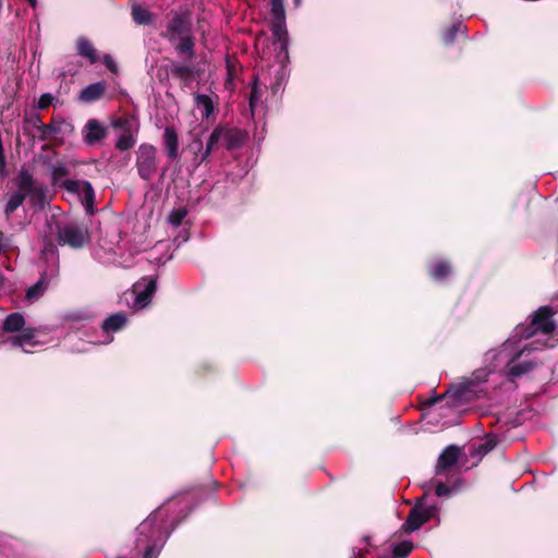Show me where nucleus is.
Listing matches in <instances>:
<instances>
[{
	"instance_id": "nucleus-1",
	"label": "nucleus",
	"mask_w": 558,
	"mask_h": 558,
	"mask_svg": "<svg viewBox=\"0 0 558 558\" xmlns=\"http://www.w3.org/2000/svg\"><path fill=\"white\" fill-rule=\"evenodd\" d=\"M554 312L549 306H542L532 315L529 324L515 326L509 338L497 349L488 350L484 355V368H478L460 383L451 385L444 396L430 403L445 400L448 405H458L480 398L486 391L489 374L501 371L514 380L534 371L541 361L532 355L548 344L550 333L555 330Z\"/></svg>"
},
{
	"instance_id": "nucleus-2",
	"label": "nucleus",
	"mask_w": 558,
	"mask_h": 558,
	"mask_svg": "<svg viewBox=\"0 0 558 558\" xmlns=\"http://www.w3.org/2000/svg\"><path fill=\"white\" fill-rule=\"evenodd\" d=\"M161 37L175 50L179 57L185 60L195 58V40L193 37L192 12L180 10L174 12L168 21Z\"/></svg>"
},
{
	"instance_id": "nucleus-3",
	"label": "nucleus",
	"mask_w": 558,
	"mask_h": 558,
	"mask_svg": "<svg viewBox=\"0 0 558 558\" xmlns=\"http://www.w3.org/2000/svg\"><path fill=\"white\" fill-rule=\"evenodd\" d=\"M271 33L274 45L278 50L277 59L281 63L276 73V83L271 85L274 93L279 92L281 84L287 77V68L284 65L289 60L288 46L289 36L286 27V10L283 0H271Z\"/></svg>"
},
{
	"instance_id": "nucleus-4",
	"label": "nucleus",
	"mask_w": 558,
	"mask_h": 558,
	"mask_svg": "<svg viewBox=\"0 0 558 558\" xmlns=\"http://www.w3.org/2000/svg\"><path fill=\"white\" fill-rule=\"evenodd\" d=\"M15 183L17 191L10 195L4 206V214L8 218L23 204L26 197H29L34 206L44 207L47 204L46 189L34 179L26 168L23 167L19 170Z\"/></svg>"
},
{
	"instance_id": "nucleus-5",
	"label": "nucleus",
	"mask_w": 558,
	"mask_h": 558,
	"mask_svg": "<svg viewBox=\"0 0 558 558\" xmlns=\"http://www.w3.org/2000/svg\"><path fill=\"white\" fill-rule=\"evenodd\" d=\"M25 319L20 313H12L7 316L3 322L2 332H16L19 335L2 337L3 343H9L14 348H21L25 353H29V348L36 347L39 342L35 339L34 330L31 328L23 329Z\"/></svg>"
},
{
	"instance_id": "nucleus-6",
	"label": "nucleus",
	"mask_w": 558,
	"mask_h": 558,
	"mask_svg": "<svg viewBox=\"0 0 558 558\" xmlns=\"http://www.w3.org/2000/svg\"><path fill=\"white\" fill-rule=\"evenodd\" d=\"M244 141L245 135L241 131L217 126L208 137L206 148L201 157V161H205L208 156L219 146H225L228 150H233L240 148Z\"/></svg>"
},
{
	"instance_id": "nucleus-7",
	"label": "nucleus",
	"mask_w": 558,
	"mask_h": 558,
	"mask_svg": "<svg viewBox=\"0 0 558 558\" xmlns=\"http://www.w3.org/2000/svg\"><path fill=\"white\" fill-rule=\"evenodd\" d=\"M111 125L117 133V149L124 151L132 148L138 131L136 121L133 118L119 117L112 120Z\"/></svg>"
},
{
	"instance_id": "nucleus-8",
	"label": "nucleus",
	"mask_w": 558,
	"mask_h": 558,
	"mask_svg": "<svg viewBox=\"0 0 558 558\" xmlns=\"http://www.w3.org/2000/svg\"><path fill=\"white\" fill-rule=\"evenodd\" d=\"M62 185L69 194L77 196L88 215L94 214L95 192L88 181L66 180Z\"/></svg>"
},
{
	"instance_id": "nucleus-9",
	"label": "nucleus",
	"mask_w": 558,
	"mask_h": 558,
	"mask_svg": "<svg viewBox=\"0 0 558 558\" xmlns=\"http://www.w3.org/2000/svg\"><path fill=\"white\" fill-rule=\"evenodd\" d=\"M136 168L143 180H149L157 169L156 148L150 144H141L136 153Z\"/></svg>"
},
{
	"instance_id": "nucleus-10",
	"label": "nucleus",
	"mask_w": 558,
	"mask_h": 558,
	"mask_svg": "<svg viewBox=\"0 0 558 558\" xmlns=\"http://www.w3.org/2000/svg\"><path fill=\"white\" fill-rule=\"evenodd\" d=\"M58 240L63 245L80 248L88 241V233L86 229L69 223L59 228Z\"/></svg>"
},
{
	"instance_id": "nucleus-11",
	"label": "nucleus",
	"mask_w": 558,
	"mask_h": 558,
	"mask_svg": "<svg viewBox=\"0 0 558 558\" xmlns=\"http://www.w3.org/2000/svg\"><path fill=\"white\" fill-rule=\"evenodd\" d=\"M157 283L154 278H144L136 282L133 287V293L135 295L133 307L135 310L145 308L151 301L154 293L156 292Z\"/></svg>"
},
{
	"instance_id": "nucleus-12",
	"label": "nucleus",
	"mask_w": 558,
	"mask_h": 558,
	"mask_svg": "<svg viewBox=\"0 0 558 558\" xmlns=\"http://www.w3.org/2000/svg\"><path fill=\"white\" fill-rule=\"evenodd\" d=\"M459 456V447L454 445L448 446L438 458L436 465V474H441L444 471L452 468L457 463Z\"/></svg>"
},
{
	"instance_id": "nucleus-13",
	"label": "nucleus",
	"mask_w": 558,
	"mask_h": 558,
	"mask_svg": "<svg viewBox=\"0 0 558 558\" xmlns=\"http://www.w3.org/2000/svg\"><path fill=\"white\" fill-rule=\"evenodd\" d=\"M166 154L169 159L175 160L179 157L178 133L173 126H167L162 137Z\"/></svg>"
},
{
	"instance_id": "nucleus-14",
	"label": "nucleus",
	"mask_w": 558,
	"mask_h": 558,
	"mask_svg": "<svg viewBox=\"0 0 558 558\" xmlns=\"http://www.w3.org/2000/svg\"><path fill=\"white\" fill-rule=\"evenodd\" d=\"M426 517H424V512H422V506L418 505V501L411 509L408 519L402 525L404 532H414L418 530L424 523H426Z\"/></svg>"
},
{
	"instance_id": "nucleus-15",
	"label": "nucleus",
	"mask_w": 558,
	"mask_h": 558,
	"mask_svg": "<svg viewBox=\"0 0 558 558\" xmlns=\"http://www.w3.org/2000/svg\"><path fill=\"white\" fill-rule=\"evenodd\" d=\"M451 272V264L446 259H435L428 265V275L435 281H444Z\"/></svg>"
},
{
	"instance_id": "nucleus-16",
	"label": "nucleus",
	"mask_w": 558,
	"mask_h": 558,
	"mask_svg": "<svg viewBox=\"0 0 558 558\" xmlns=\"http://www.w3.org/2000/svg\"><path fill=\"white\" fill-rule=\"evenodd\" d=\"M105 136V129L97 120H89L84 130L83 138L84 142L92 146L98 143Z\"/></svg>"
},
{
	"instance_id": "nucleus-17",
	"label": "nucleus",
	"mask_w": 558,
	"mask_h": 558,
	"mask_svg": "<svg viewBox=\"0 0 558 558\" xmlns=\"http://www.w3.org/2000/svg\"><path fill=\"white\" fill-rule=\"evenodd\" d=\"M194 102L196 109L201 111L202 117L205 119H209V117L215 111L217 98L214 99V97L206 94H196L194 96Z\"/></svg>"
},
{
	"instance_id": "nucleus-18",
	"label": "nucleus",
	"mask_w": 558,
	"mask_h": 558,
	"mask_svg": "<svg viewBox=\"0 0 558 558\" xmlns=\"http://www.w3.org/2000/svg\"><path fill=\"white\" fill-rule=\"evenodd\" d=\"M105 93V83L97 82L83 88L78 95L81 102L89 104L99 99Z\"/></svg>"
},
{
	"instance_id": "nucleus-19",
	"label": "nucleus",
	"mask_w": 558,
	"mask_h": 558,
	"mask_svg": "<svg viewBox=\"0 0 558 558\" xmlns=\"http://www.w3.org/2000/svg\"><path fill=\"white\" fill-rule=\"evenodd\" d=\"M168 71L173 77L183 82H189L191 81L192 74L194 72V65L187 62L179 63L172 61Z\"/></svg>"
},
{
	"instance_id": "nucleus-20",
	"label": "nucleus",
	"mask_w": 558,
	"mask_h": 558,
	"mask_svg": "<svg viewBox=\"0 0 558 558\" xmlns=\"http://www.w3.org/2000/svg\"><path fill=\"white\" fill-rule=\"evenodd\" d=\"M128 324V316L126 314L120 312V313H116V314H112L110 316L107 317V333L109 331H119L121 329H123ZM113 340L112 337L109 338V336L107 335V344L109 342H111Z\"/></svg>"
},
{
	"instance_id": "nucleus-21",
	"label": "nucleus",
	"mask_w": 558,
	"mask_h": 558,
	"mask_svg": "<svg viewBox=\"0 0 558 558\" xmlns=\"http://www.w3.org/2000/svg\"><path fill=\"white\" fill-rule=\"evenodd\" d=\"M77 51L78 54L88 59L90 63H95L97 60L96 50L94 49L90 41L86 38H78L77 40Z\"/></svg>"
},
{
	"instance_id": "nucleus-22",
	"label": "nucleus",
	"mask_w": 558,
	"mask_h": 558,
	"mask_svg": "<svg viewBox=\"0 0 558 558\" xmlns=\"http://www.w3.org/2000/svg\"><path fill=\"white\" fill-rule=\"evenodd\" d=\"M47 281L45 277H41L36 283L31 286L26 291V299L29 302L37 301L47 290Z\"/></svg>"
},
{
	"instance_id": "nucleus-23",
	"label": "nucleus",
	"mask_w": 558,
	"mask_h": 558,
	"mask_svg": "<svg viewBox=\"0 0 558 558\" xmlns=\"http://www.w3.org/2000/svg\"><path fill=\"white\" fill-rule=\"evenodd\" d=\"M132 17L138 25H148L153 21L151 13L141 5H134L132 8Z\"/></svg>"
},
{
	"instance_id": "nucleus-24",
	"label": "nucleus",
	"mask_w": 558,
	"mask_h": 558,
	"mask_svg": "<svg viewBox=\"0 0 558 558\" xmlns=\"http://www.w3.org/2000/svg\"><path fill=\"white\" fill-rule=\"evenodd\" d=\"M262 96H263V89L259 87L257 78H255L253 81V85H252V89H251V94H250V98H248V106H250L252 116H254L257 106L262 101Z\"/></svg>"
},
{
	"instance_id": "nucleus-25",
	"label": "nucleus",
	"mask_w": 558,
	"mask_h": 558,
	"mask_svg": "<svg viewBox=\"0 0 558 558\" xmlns=\"http://www.w3.org/2000/svg\"><path fill=\"white\" fill-rule=\"evenodd\" d=\"M465 32L466 27L462 23H454L444 32L442 40L446 45H450L456 40L458 34H464Z\"/></svg>"
},
{
	"instance_id": "nucleus-26",
	"label": "nucleus",
	"mask_w": 558,
	"mask_h": 558,
	"mask_svg": "<svg viewBox=\"0 0 558 558\" xmlns=\"http://www.w3.org/2000/svg\"><path fill=\"white\" fill-rule=\"evenodd\" d=\"M413 549V543L411 541H402L400 543L392 544L391 553L393 558H405L410 555Z\"/></svg>"
},
{
	"instance_id": "nucleus-27",
	"label": "nucleus",
	"mask_w": 558,
	"mask_h": 558,
	"mask_svg": "<svg viewBox=\"0 0 558 558\" xmlns=\"http://www.w3.org/2000/svg\"><path fill=\"white\" fill-rule=\"evenodd\" d=\"M50 174L52 183L57 184L69 174V170L63 162H56L51 166Z\"/></svg>"
},
{
	"instance_id": "nucleus-28",
	"label": "nucleus",
	"mask_w": 558,
	"mask_h": 558,
	"mask_svg": "<svg viewBox=\"0 0 558 558\" xmlns=\"http://www.w3.org/2000/svg\"><path fill=\"white\" fill-rule=\"evenodd\" d=\"M417 501L418 505L422 506V512H424V517H426L427 521L435 518L440 511V507L436 502L427 504L423 498L418 499Z\"/></svg>"
},
{
	"instance_id": "nucleus-29",
	"label": "nucleus",
	"mask_w": 558,
	"mask_h": 558,
	"mask_svg": "<svg viewBox=\"0 0 558 558\" xmlns=\"http://www.w3.org/2000/svg\"><path fill=\"white\" fill-rule=\"evenodd\" d=\"M186 215L187 211L185 208H175L169 214L168 221L170 225L178 227L182 223Z\"/></svg>"
},
{
	"instance_id": "nucleus-30",
	"label": "nucleus",
	"mask_w": 558,
	"mask_h": 558,
	"mask_svg": "<svg viewBox=\"0 0 558 558\" xmlns=\"http://www.w3.org/2000/svg\"><path fill=\"white\" fill-rule=\"evenodd\" d=\"M434 485H435V494H436V496L445 497V496H449L450 495L451 488H449L447 485H445L441 482H437V483L430 482V483H427V484L424 485V488H425L426 492H428Z\"/></svg>"
},
{
	"instance_id": "nucleus-31",
	"label": "nucleus",
	"mask_w": 558,
	"mask_h": 558,
	"mask_svg": "<svg viewBox=\"0 0 558 558\" xmlns=\"http://www.w3.org/2000/svg\"><path fill=\"white\" fill-rule=\"evenodd\" d=\"M58 131H59L58 128L56 125H53V124H43V123H40V125H39L40 137L43 140L50 138Z\"/></svg>"
},
{
	"instance_id": "nucleus-32",
	"label": "nucleus",
	"mask_w": 558,
	"mask_h": 558,
	"mask_svg": "<svg viewBox=\"0 0 558 558\" xmlns=\"http://www.w3.org/2000/svg\"><path fill=\"white\" fill-rule=\"evenodd\" d=\"M53 100L54 97L51 94L45 93L39 97L37 101V108L41 110L46 109L53 102Z\"/></svg>"
},
{
	"instance_id": "nucleus-33",
	"label": "nucleus",
	"mask_w": 558,
	"mask_h": 558,
	"mask_svg": "<svg viewBox=\"0 0 558 558\" xmlns=\"http://www.w3.org/2000/svg\"><path fill=\"white\" fill-rule=\"evenodd\" d=\"M92 317H93L92 314L84 312V311L69 313L65 316V318L69 320H87V319H90Z\"/></svg>"
},
{
	"instance_id": "nucleus-34",
	"label": "nucleus",
	"mask_w": 558,
	"mask_h": 558,
	"mask_svg": "<svg viewBox=\"0 0 558 558\" xmlns=\"http://www.w3.org/2000/svg\"><path fill=\"white\" fill-rule=\"evenodd\" d=\"M107 71L111 72L112 74L118 73V65L113 61V59L107 54Z\"/></svg>"
},
{
	"instance_id": "nucleus-35",
	"label": "nucleus",
	"mask_w": 558,
	"mask_h": 558,
	"mask_svg": "<svg viewBox=\"0 0 558 558\" xmlns=\"http://www.w3.org/2000/svg\"><path fill=\"white\" fill-rule=\"evenodd\" d=\"M32 8H36L37 0H27Z\"/></svg>"
},
{
	"instance_id": "nucleus-36",
	"label": "nucleus",
	"mask_w": 558,
	"mask_h": 558,
	"mask_svg": "<svg viewBox=\"0 0 558 558\" xmlns=\"http://www.w3.org/2000/svg\"><path fill=\"white\" fill-rule=\"evenodd\" d=\"M301 1H302V0H293V2H294V4H295V7H299V5L301 4Z\"/></svg>"
},
{
	"instance_id": "nucleus-37",
	"label": "nucleus",
	"mask_w": 558,
	"mask_h": 558,
	"mask_svg": "<svg viewBox=\"0 0 558 558\" xmlns=\"http://www.w3.org/2000/svg\"><path fill=\"white\" fill-rule=\"evenodd\" d=\"M100 326H101V328L105 329V320L101 322Z\"/></svg>"
}]
</instances>
